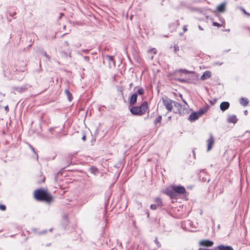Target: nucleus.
<instances>
[{
  "instance_id": "obj_30",
  "label": "nucleus",
  "mask_w": 250,
  "mask_h": 250,
  "mask_svg": "<svg viewBox=\"0 0 250 250\" xmlns=\"http://www.w3.org/2000/svg\"><path fill=\"white\" fill-rule=\"evenodd\" d=\"M213 25L214 26H218V27H219V26H221V25L220 23H217V22H213Z\"/></svg>"
},
{
  "instance_id": "obj_12",
  "label": "nucleus",
  "mask_w": 250,
  "mask_h": 250,
  "mask_svg": "<svg viewBox=\"0 0 250 250\" xmlns=\"http://www.w3.org/2000/svg\"><path fill=\"white\" fill-rule=\"evenodd\" d=\"M211 76V72L209 71H205L201 77V80L204 81L207 79H208Z\"/></svg>"
},
{
  "instance_id": "obj_14",
  "label": "nucleus",
  "mask_w": 250,
  "mask_h": 250,
  "mask_svg": "<svg viewBox=\"0 0 250 250\" xmlns=\"http://www.w3.org/2000/svg\"><path fill=\"white\" fill-rule=\"evenodd\" d=\"M237 117L234 115L229 116L228 119V122L229 123H232L235 124L237 122Z\"/></svg>"
},
{
  "instance_id": "obj_39",
  "label": "nucleus",
  "mask_w": 250,
  "mask_h": 250,
  "mask_svg": "<svg viewBox=\"0 0 250 250\" xmlns=\"http://www.w3.org/2000/svg\"><path fill=\"white\" fill-rule=\"evenodd\" d=\"M73 156H74V155H70L69 156V158H70V159H71L72 158V157H73Z\"/></svg>"
},
{
  "instance_id": "obj_29",
  "label": "nucleus",
  "mask_w": 250,
  "mask_h": 250,
  "mask_svg": "<svg viewBox=\"0 0 250 250\" xmlns=\"http://www.w3.org/2000/svg\"><path fill=\"white\" fill-rule=\"evenodd\" d=\"M0 209L1 210H5L6 209V207L4 205H0Z\"/></svg>"
},
{
  "instance_id": "obj_35",
  "label": "nucleus",
  "mask_w": 250,
  "mask_h": 250,
  "mask_svg": "<svg viewBox=\"0 0 250 250\" xmlns=\"http://www.w3.org/2000/svg\"><path fill=\"white\" fill-rule=\"evenodd\" d=\"M85 138H86L85 135H83V136L82 137V140L83 141H84L85 140Z\"/></svg>"
},
{
  "instance_id": "obj_32",
  "label": "nucleus",
  "mask_w": 250,
  "mask_h": 250,
  "mask_svg": "<svg viewBox=\"0 0 250 250\" xmlns=\"http://www.w3.org/2000/svg\"><path fill=\"white\" fill-rule=\"evenodd\" d=\"M84 60L87 62H88L89 61V58L87 56H85L84 57Z\"/></svg>"
},
{
  "instance_id": "obj_49",
  "label": "nucleus",
  "mask_w": 250,
  "mask_h": 250,
  "mask_svg": "<svg viewBox=\"0 0 250 250\" xmlns=\"http://www.w3.org/2000/svg\"><path fill=\"white\" fill-rule=\"evenodd\" d=\"M2 96H5V94H2Z\"/></svg>"
},
{
  "instance_id": "obj_9",
  "label": "nucleus",
  "mask_w": 250,
  "mask_h": 250,
  "mask_svg": "<svg viewBox=\"0 0 250 250\" xmlns=\"http://www.w3.org/2000/svg\"><path fill=\"white\" fill-rule=\"evenodd\" d=\"M199 115L198 114L197 112H194L191 113L188 117V120L191 122L197 120L199 117Z\"/></svg>"
},
{
  "instance_id": "obj_44",
  "label": "nucleus",
  "mask_w": 250,
  "mask_h": 250,
  "mask_svg": "<svg viewBox=\"0 0 250 250\" xmlns=\"http://www.w3.org/2000/svg\"><path fill=\"white\" fill-rule=\"evenodd\" d=\"M46 231H44L43 232H42L41 233L42 234V233H46Z\"/></svg>"
},
{
  "instance_id": "obj_40",
  "label": "nucleus",
  "mask_w": 250,
  "mask_h": 250,
  "mask_svg": "<svg viewBox=\"0 0 250 250\" xmlns=\"http://www.w3.org/2000/svg\"><path fill=\"white\" fill-rule=\"evenodd\" d=\"M182 101H183V102L185 104H187V102L185 101V100H184L183 99H182Z\"/></svg>"
},
{
  "instance_id": "obj_6",
  "label": "nucleus",
  "mask_w": 250,
  "mask_h": 250,
  "mask_svg": "<svg viewBox=\"0 0 250 250\" xmlns=\"http://www.w3.org/2000/svg\"><path fill=\"white\" fill-rule=\"evenodd\" d=\"M207 143L208 146L207 151H209L211 150L214 144V139L212 134H210V137L207 140Z\"/></svg>"
},
{
  "instance_id": "obj_11",
  "label": "nucleus",
  "mask_w": 250,
  "mask_h": 250,
  "mask_svg": "<svg viewBox=\"0 0 250 250\" xmlns=\"http://www.w3.org/2000/svg\"><path fill=\"white\" fill-rule=\"evenodd\" d=\"M137 97L138 95L137 93H134L131 96L129 101L130 105H133L135 104L137 102Z\"/></svg>"
},
{
  "instance_id": "obj_23",
  "label": "nucleus",
  "mask_w": 250,
  "mask_h": 250,
  "mask_svg": "<svg viewBox=\"0 0 250 250\" xmlns=\"http://www.w3.org/2000/svg\"><path fill=\"white\" fill-rule=\"evenodd\" d=\"M14 89L16 91H17V92H19V93H21L22 92V91H23V90L25 89L24 88H23V87H15L14 88Z\"/></svg>"
},
{
  "instance_id": "obj_28",
  "label": "nucleus",
  "mask_w": 250,
  "mask_h": 250,
  "mask_svg": "<svg viewBox=\"0 0 250 250\" xmlns=\"http://www.w3.org/2000/svg\"><path fill=\"white\" fill-rule=\"evenodd\" d=\"M42 54L47 58L48 60H50V57L47 54L46 52H43Z\"/></svg>"
},
{
  "instance_id": "obj_5",
  "label": "nucleus",
  "mask_w": 250,
  "mask_h": 250,
  "mask_svg": "<svg viewBox=\"0 0 250 250\" xmlns=\"http://www.w3.org/2000/svg\"><path fill=\"white\" fill-rule=\"evenodd\" d=\"M172 189L175 192L179 194H183L186 192L185 188L184 187L181 186H174L172 187Z\"/></svg>"
},
{
  "instance_id": "obj_31",
  "label": "nucleus",
  "mask_w": 250,
  "mask_h": 250,
  "mask_svg": "<svg viewBox=\"0 0 250 250\" xmlns=\"http://www.w3.org/2000/svg\"><path fill=\"white\" fill-rule=\"evenodd\" d=\"M242 10L243 11V12H244V14H245L246 15H250V14L248 13V12H247L246 11V10L244 9V8H242Z\"/></svg>"
},
{
  "instance_id": "obj_10",
  "label": "nucleus",
  "mask_w": 250,
  "mask_h": 250,
  "mask_svg": "<svg viewBox=\"0 0 250 250\" xmlns=\"http://www.w3.org/2000/svg\"><path fill=\"white\" fill-rule=\"evenodd\" d=\"M229 104L228 102H223L221 103L220 105V109L224 111L229 108Z\"/></svg>"
},
{
  "instance_id": "obj_34",
  "label": "nucleus",
  "mask_w": 250,
  "mask_h": 250,
  "mask_svg": "<svg viewBox=\"0 0 250 250\" xmlns=\"http://www.w3.org/2000/svg\"><path fill=\"white\" fill-rule=\"evenodd\" d=\"M183 30L184 32H186L187 31V26L186 25H184L183 27Z\"/></svg>"
},
{
  "instance_id": "obj_26",
  "label": "nucleus",
  "mask_w": 250,
  "mask_h": 250,
  "mask_svg": "<svg viewBox=\"0 0 250 250\" xmlns=\"http://www.w3.org/2000/svg\"><path fill=\"white\" fill-rule=\"evenodd\" d=\"M179 50V47L178 45H175L174 46V51L175 53H177V51Z\"/></svg>"
},
{
  "instance_id": "obj_48",
  "label": "nucleus",
  "mask_w": 250,
  "mask_h": 250,
  "mask_svg": "<svg viewBox=\"0 0 250 250\" xmlns=\"http://www.w3.org/2000/svg\"><path fill=\"white\" fill-rule=\"evenodd\" d=\"M2 96H5V94H2Z\"/></svg>"
},
{
  "instance_id": "obj_3",
  "label": "nucleus",
  "mask_w": 250,
  "mask_h": 250,
  "mask_svg": "<svg viewBox=\"0 0 250 250\" xmlns=\"http://www.w3.org/2000/svg\"><path fill=\"white\" fill-rule=\"evenodd\" d=\"M162 100L163 104L164 105L166 109L168 110V111H171L173 107L174 101L169 99L167 96L162 97Z\"/></svg>"
},
{
  "instance_id": "obj_27",
  "label": "nucleus",
  "mask_w": 250,
  "mask_h": 250,
  "mask_svg": "<svg viewBox=\"0 0 250 250\" xmlns=\"http://www.w3.org/2000/svg\"><path fill=\"white\" fill-rule=\"evenodd\" d=\"M154 242L156 243V244L157 245L158 248H160L161 247V244L158 241L157 238H156L155 240H154Z\"/></svg>"
},
{
  "instance_id": "obj_22",
  "label": "nucleus",
  "mask_w": 250,
  "mask_h": 250,
  "mask_svg": "<svg viewBox=\"0 0 250 250\" xmlns=\"http://www.w3.org/2000/svg\"><path fill=\"white\" fill-rule=\"evenodd\" d=\"M136 93H137V95L139 94L140 95H142L144 93V89L142 87H141L139 89H138Z\"/></svg>"
},
{
  "instance_id": "obj_25",
  "label": "nucleus",
  "mask_w": 250,
  "mask_h": 250,
  "mask_svg": "<svg viewBox=\"0 0 250 250\" xmlns=\"http://www.w3.org/2000/svg\"><path fill=\"white\" fill-rule=\"evenodd\" d=\"M148 53H153V54H155L157 53V50L155 48H151L148 51Z\"/></svg>"
},
{
  "instance_id": "obj_16",
  "label": "nucleus",
  "mask_w": 250,
  "mask_h": 250,
  "mask_svg": "<svg viewBox=\"0 0 250 250\" xmlns=\"http://www.w3.org/2000/svg\"><path fill=\"white\" fill-rule=\"evenodd\" d=\"M240 103L243 106H246L248 105L249 101L246 98H241L240 100Z\"/></svg>"
},
{
  "instance_id": "obj_38",
  "label": "nucleus",
  "mask_w": 250,
  "mask_h": 250,
  "mask_svg": "<svg viewBox=\"0 0 250 250\" xmlns=\"http://www.w3.org/2000/svg\"><path fill=\"white\" fill-rule=\"evenodd\" d=\"M198 27H199V29L200 30H204L203 28L201 26H200V25L198 26Z\"/></svg>"
},
{
  "instance_id": "obj_37",
  "label": "nucleus",
  "mask_w": 250,
  "mask_h": 250,
  "mask_svg": "<svg viewBox=\"0 0 250 250\" xmlns=\"http://www.w3.org/2000/svg\"><path fill=\"white\" fill-rule=\"evenodd\" d=\"M199 250H209V249L200 248Z\"/></svg>"
},
{
  "instance_id": "obj_20",
  "label": "nucleus",
  "mask_w": 250,
  "mask_h": 250,
  "mask_svg": "<svg viewBox=\"0 0 250 250\" xmlns=\"http://www.w3.org/2000/svg\"><path fill=\"white\" fill-rule=\"evenodd\" d=\"M162 120V116L161 115L158 116L154 120V123L155 125H157V124L160 123Z\"/></svg>"
},
{
  "instance_id": "obj_18",
  "label": "nucleus",
  "mask_w": 250,
  "mask_h": 250,
  "mask_svg": "<svg viewBox=\"0 0 250 250\" xmlns=\"http://www.w3.org/2000/svg\"><path fill=\"white\" fill-rule=\"evenodd\" d=\"M174 191H173V190H169V189H167V195H168L170 197L172 198L175 195V194H174Z\"/></svg>"
},
{
  "instance_id": "obj_46",
  "label": "nucleus",
  "mask_w": 250,
  "mask_h": 250,
  "mask_svg": "<svg viewBox=\"0 0 250 250\" xmlns=\"http://www.w3.org/2000/svg\"><path fill=\"white\" fill-rule=\"evenodd\" d=\"M37 155V159L38 160V155H37V154H36Z\"/></svg>"
},
{
  "instance_id": "obj_45",
  "label": "nucleus",
  "mask_w": 250,
  "mask_h": 250,
  "mask_svg": "<svg viewBox=\"0 0 250 250\" xmlns=\"http://www.w3.org/2000/svg\"><path fill=\"white\" fill-rule=\"evenodd\" d=\"M138 204H139V205H140L141 206V207L142 206V204H141V203H138Z\"/></svg>"
},
{
  "instance_id": "obj_33",
  "label": "nucleus",
  "mask_w": 250,
  "mask_h": 250,
  "mask_svg": "<svg viewBox=\"0 0 250 250\" xmlns=\"http://www.w3.org/2000/svg\"><path fill=\"white\" fill-rule=\"evenodd\" d=\"M180 71H182V72H184L186 73H188V71L187 70H186V69H181Z\"/></svg>"
},
{
  "instance_id": "obj_17",
  "label": "nucleus",
  "mask_w": 250,
  "mask_h": 250,
  "mask_svg": "<svg viewBox=\"0 0 250 250\" xmlns=\"http://www.w3.org/2000/svg\"><path fill=\"white\" fill-rule=\"evenodd\" d=\"M64 93L66 94V95L67 97V99L69 101H71L72 99V96L71 94V93L69 92V91L68 89H65L64 90Z\"/></svg>"
},
{
  "instance_id": "obj_7",
  "label": "nucleus",
  "mask_w": 250,
  "mask_h": 250,
  "mask_svg": "<svg viewBox=\"0 0 250 250\" xmlns=\"http://www.w3.org/2000/svg\"><path fill=\"white\" fill-rule=\"evenodd\" d=\"M199 245L202 246L209 247L213 245V242L209 240H202L200 241Z\"/></svg>"
},
{
  "instance_id": "obj_8",
  "label": "nucleus",
  "mask_w": 250,
  "mask_h": 250,
  "mask_svg": "<svg viewBox=\"0 0 250 250\" xmlns=\"http://www.w3.org/2000/svg\"><path fill=\"white\" fill-rule=\"evenodd\" d=\"M215 250H233V249L231 246L220 245L216 247Z\"/></svg>"
},
{
  "instance_id": "obj_41",
  "label": "nucleus",
  "mask_w": 250,
  "mask_h": 250,
  "mask_svg": "<svg viewBox=\"0 0 250 250\" xmlns=\"http://www.w3.org/2000/svg\"><path fill=\"white\" fill-rule=\"evenodd\" d=\"M31 148L32 150L34 152H35V150H34V148L33 147H32V146H31Z\"/></svg>"
},
{
  "instance_id": "obj_24",
  "label": "nucleus",
  "mask_w": 250,
  "mask_h": 250,
  "mask_svg": "<svg viewBox=\"0 0 250 250\" xmlns=\"http://www.w3.org/2000/svg\"><path fill=\"white\" fill-rule=\"evenodd\" d=\"M159 206H157L156 204H152L150 206V208L152 210H155Z\"/></svg>"
},
{
  "instance_id": "obj_13",
  "label": "nucleus",
  "mask_w": 250,
  "mask_h": 250,
  "mask_svg": "<svg viewBox=\"0 0 250 250\" xmlns=\"http://www.w3.org/2000/svg\"><path fill=\"white\" fill-rule=\"evenodd\" d=\"M225 9H226V3H222L220 4H219L217 7V11L220 12H224L225 11Z\"/></svg>"
},
{
  "instance_id": "obj_21",
  "label": "nucleus",
  "mask_w": 250,
  "mask_h": 250,
  "mask_svg": "<svg viewBox=\"0 0 250 250\" xmlns=\"http://www.w3.org/2000/svg\"><path fill=\"white\" fill-rule=\"evenodd\" d=\"M155 202L157 206L161 207L162 206V201L160 198H157L155 200Z\"/></svg>"
},
{
  "instance_id": "obj_19",
  "label": "nucleus",
  "mask_w": 250,
  "mask_h": 250,
  "mask_svg": "<svg viewBox=\"0 0 250 250\" xmlns=\"http://www.w3.org/2000/svg\"><path fill=\"white\" fill-rule=\"evenodd\" d=\"M207 111V108H202L200 109L197 112L198 114L199 115V116H201L204 113H205Z\"/></svg>"
},
{
  "instance_id": "obj_43",
  "label": "nucleus",
  "mask_w": 250,
  "mask_h": 250,
  "mask_svg": "<svg viewBox=\"0 0 250 250\" xmlns=\"http://www.w3.org/2000/svg\"><path fill=\"white\" fill-rule=\"evenodd\" d=\"M5 110H7L8 109V106H6L5 107Z\"/></svg>"
},
{
  "instance_id": "obj_2",
  "label": "nucleus",
  "mask_w": 250,
  "mask_h": 250,
  "mask_svg": "<svg viewBox=\"0 0 250 250\" xmlns=\"http://www.w3.org/2000/svg\"><path fill=\"white\" fill-rule=\"evenodd\" d=\"M147 108V103L145 101L140 106L132 107L130 111L133 115L141 116L146 113Z\"/></svg>"
},
{
  "instance_id": "obj_15",
  "label": "nucleus",
  "mask_w": 250,
  "mask_h": 250,
  "mask_svg": "<svg viewBox=\"0 0 250 250\" xmlns=\"http://www.w3.org/2000/svg\"><path fill=\"white\" fill-rule=\"evenodd\" d=\"M89 171L95 175H97L99 173V170L95 167H91L89 168Z\"/></svg>"
},
{
  "instance_id": "obj_47",
  "label": "nucleus",
  "mask_w": 250,
  "mask_h": 250,
  "mask_svg": "<svg viewBox=\"0 0 250 250\" xmlns=\"http://www.w3.org/2000/svg\"><path fill=\"white\" fill-rule=\"evenodd\" d=\"M153 56H152L151 57V59L152 60V59H153Z\"/></svg>"
},
{
  "instance_id": "obj_36",
  "label": "nucleus",
  "mask_w": 250,
  "mask_h": 250,
  "mask_svg": "<svg viewBox=\"0 0 250 250\" xmlns=\"http://www.w3.org/2000/svg\"><path fill=\"white\" fill-rule=\"evenodd\" d=\"M82 51L84 52V53L86 54L88 52V50H83Z\"/></svg>"
},
{
  "instance_id": "obj_4",
  "label": "nucleus",
  "mask_w": 250,
  "mask_h": 250,
  "mask_svg": "<svg viewBox=\"0 0 250 250\" xmlns=\"http://www.w3.org/2000/svg\"><path fill=\"white\" fill-rule=\"evenodd\" d=\"M175 109L173 112L175 113L182 114L184 113V110L183 109L182 105L179 103L174 101V104H173Z\"/></svg>"
},
{
  "instance_id": "obj_1",
  "label": "nucleus",
  "mask_w": 250,
  "mask_h": 250,
  "mask_svg": "<svg viewBox=\"0 0 250 250\" xmlns=\"http://www.w3.org/2000/svg\"><path fill=\"white\" fill-rule=\"evenodd\" d=\"M34 195L37 200L44 201L48 203L53 201L52 195L43 189H36L34 191Z\"/></svg>"
},
{
  "instance_id": "obj_42",
  "label": "nucleus",
  "mask_w": 250,
  "mask_h": 250,
  "mask_svg": "<svg viewBox=\"0 0 250 250\" xmlns=\"http://www.w3.org/2000/svg\"><path fill=\"white\" fill-rule=\"evenodd\" d=\"M244 114H245V115H247V114H248V111H247V110H245V111H244Z\"/></svg>"
}]
</instances>
